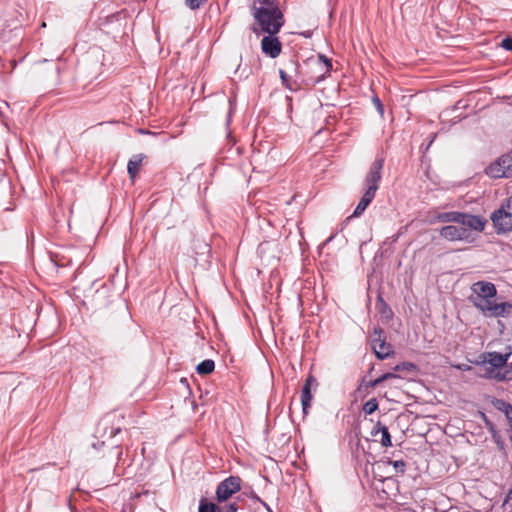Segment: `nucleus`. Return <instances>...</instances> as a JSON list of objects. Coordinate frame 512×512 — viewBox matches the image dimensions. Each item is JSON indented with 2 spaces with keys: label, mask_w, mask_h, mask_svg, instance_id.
I'll list each match as a JSON object with an SVG mask.
<instances>
[{
  "label": "nucleus",
  "mask_w": 512,
  "mask_h": 512,
  "mask_svg": "<svg viewBox=\"0 0 512 512\" xmlns=\"http://www.w3.org/2000/svg\"><path fill=\"white\" fill-rule=\"evenodd\" d=\"M215 369V363L211 359H205L196 366V371L200 375L211 374Z\"/></svg>",
  "instance_id": "nucleus-23"
},
{
  "label": "nucleus",
  "mask_w": 512,
  "mask_h": 512,
  "mask_svg": "<svg viewBox=\"0 0 512 512\" xmlns=\"http://www.w3.org/2000/svg\"><path fill=\"white\" fill-rule=\"evenodd\" d=\"M314 61H318L321 66L328 68V71L332 70V61L324 54H318L317 58H314Z\"/></svg>",
  "instance_id": "nucleus-31"
},
{
  "label": "nucleus",
  "mask_w": 512,
  "mask_h": 512,
  "mask_svg": "<svg viewBox=\"0 0 512 512\" xmlns=\"http://www.w3.org/2000/svg\"><path fill=\"white\" fill-rule=\"evenodd\" d=\"M388 464H391L394 467L396 473H399V474L405 473V470H406V462L405 461L388 459Z\"/></svg>",
  "instance_id": "nucleus-30"
},
{
  "label": "nucleus",
  "mask_w": 512,
  "mask_h": 512,
  "mask_svg": "<svg viewBox=\"0 0 512 512\" xmlns=\"http://www.w3.org/2000/svg\"><path fill=\"white\" fill-rule=\"evenodd\" d=\"M371 348L375 356L380 359H386L394 355L393 346L386 341L385 332L381 327H374L371 336Z\"/></svg>",
  "instance_id": "nucleus-8"
},
{
  "label": "nucleus",
  "mask_w": 512,
  "mask_h": 512,
  "mask_svg": "<svg viewBox=\"0 0 512 512\" xmlns=\"http://www.w3.org/2000/svg\"><path fill=\"white\" fill-rule=\"evenodd\" d=\"M498 234L512 231V196L507 197L490 216Z\"/></svg>",
  "instance_id": "nucleus-6"
},
{
  "label": "nucleus",
  "mask_w": 512,
  "mask_h": 512,
  "mask_svg": "<svg viewBox=\"0 0 512 512\" xmlns=\"http://www.w3.org/2000/svg\"><path fill=\"white\" fill-rule=\"evenodd\" d=\"M481 417L484 421L486 429L490 432L493 441L497 445V448L500 451H505V442L503 441L499 431L496 428V425L484 414L481 413Z\"/></svg>",
  "instance_id": "nucleus-17"
},
{
  "label": "nucleus",
  "mask_w": 512,
  "mask_h": 512,
  "mask_svg": "<svg viewBox=\"0 0 512 512\" xmlns=\"http://www.w3.org/2000/svg\"><path fill=\"white\" fill-rule=\"evenodd\" d=\"M207 0H185V5L191 10L199 9Z\"/></svg>",
  "instance_id": "nucleus-33"
},
{
  "label": "nucleus",
  "mask_w": 512,
  "mask_h": 512,
  "mask_svg": "<svg viewBox=\"0 0 512 512\" xmlns=\"http://www.w3.org/2000/svg\"><path fill=\"white\" fill-rule=\"evenodd\" d=\"M378 433H381L380 443L383 447L392 446V440H391V435L389 433V430H388L387 426L382 424L380 421H378L374 425V427L371 431V435L375 437Z\"/></svg>",
  "instance_id": "nucleus-18"
},
{
  "label": "nucleus",
  "mask_w": 512,
  "mask_h": 512,
  "mask_svg": "<svg viewBox=\"0 0 512 512\" xmlns=\"http://www.w3.org/2000/svg\"><path fill=\"white\" fill-rule=\"evenodd\" d=\"M401 368L408 373H417L419 368L416 364L408 361L401 362Z\"/></svg>",
  "instance_id": "nucleus-32"
},
{
  "label": "nucleus",
  "mask_w": 512,
  "mask_h": 512,
  "mask_svg": "<svg viewBox=\"0 0 512 512\" xmlns=\"http://www.w3.org/2000/svg\"><path fill=\"white\" fill-rule=\"evenodd\" d=\"M87 357L90 359L92 364L100 367H104L107 362V357L100 355L97 349L89 348L87 351Z\"/></svg>",
  "instance_id": "nucleus-22"
},
{
  "label": "nucleus",
  "mask_w": 512,
  "mask_h": 512,
  "mask_svg": "<svg viewBox=\"0 0 512 512\" xmlns=\"http://www.w3.org/2000/svg\"><path fill=\"white\" fill-rule=\"evenodd\" d=\"M472 290L479 298L486 300V305L491 298L497 294L496 287L493 283L487 281H478L472 285Z\"/></svg>",
  "instance_id": "nucleus-14"
},
{
  "label": "nucleus",
  "mask_w": 512,
  "mask_h": 512,
  "mask_svg": "<svg viewBox=\"0 0 512 512\" xmlns=\"http://www.w3.org/2000/svg\"><path fill=\"white\" fill-rule=\"evenodd\" d=\"M512 354V349L507 353L484 352L479 356L476 364L485 366V372L481 377L485 379H493L498 382L512 380V362L508 363V359Z\"/></svg>",
  "instance_id": "nucleus-3"
},
{
  "label": "nucleus",
  "mask_w": 512,
  "mask_h": 512,
  "mask_svg": "<svg viewBox=\"0 0 512 512\" xmlns=\"http://www.w3.org/2000/svg\"><path fill=\"white\" fill-rule=\"evenodd\" d=\"M302 35L306 38L310 37L311 36V32H305V33H302Z\"/></svg>",
  "instance_id": "nucleus-44"
},
{
  "label": "nucleus",
  "mask_w": 512,
  "mask_h": 512,
  "mask_svg": "<svg viewBox=\"0 0 512 512\" xmlns=\"http://www.w3.org/2000/svg\"><path fill=\"white\" fill-rule=\"evenodd\" d=\"M502 163L498 159L495 163L486 168V174L491 178H506V173L502 168Z\"/></svg>",
  "instance_id": "nucleus-21"
},
{
  "label": "nucleus",
  "mask_w": 512,
  "mask_h": 512,
  "mask_svg": "<svg viewBox=\"0 0 512 512\" xmlns=\"http://www.w3.org/2000/svg\"><path fill=\"white\" fill-rule=\"evenodd\" d=\"M251 498L256 500V501H258V502L261 501V499L254 492L251 493Z\"/></svg>",
  "instance_id": "nucleus-41"
},
{
  "label": "nucleus",
  "mask_w": 512,
  "mask_h": 512,
  "mask_svg": "<svg viewBox=\"0 0 512 512\" xmlns=\"http://www.w3.org/2000/svg\"><path fill=\"white\" fill-rule=\"evenodd\" d=\"M93 282L92 289L84 295L82 302L87 310H91L103 329L120 332L132 323L126 301L111 282L102 283L97 288Z\"/></svg>",
  "instance_id": "nucleus-1"
},
{
  "label": "nucleus",
  "mask_w": 512,
  "mask_h": 512,
  "mask_svg": "<svg viewBox=\"0 0 512 512\" xmlns=\"http://www.w3.org/2000/svg\"><path fill=\"white\" fill-rule=\"evenodd\" d=\"M377 409H378V401L376 398H372V399L368 400L363 405V411L365 414H368V415L373 414Z\"/></svg>",
  "instance_id": "nucleus-28"
},
{
  "label": "nucleus",
  "mask_w": 512,
  "mask_h": 512,
  "mask_svg": "<svg viewBox=\"0 0 512 512\" xmlns=\"http://www.w3.org/2000/svg\"><path fill=\"white\" fill-rule=\"evenodd\" d=\"M115 447L117 449V459L119 461L121 459V457H122V454H123L122 453V449L120 448V444H118V443L115 444Z\"/></svg>",
  "instance_id": "nucleus-38"
},
{
  "label": "nucleus",
  "mask_w": 512,
  "mask_h": 512,
  "mask_svg": "<svg viewBox=\"0 0 512 512\" xmlns=\"http://www.w3.org/2000/svg\"><path fill=\"white\" fill-rule=\"evenodd\" d=\"M139 132L142 134H150L151 132L148 130L139 129Z\"/></svg>",
  "instance_id": "nucleus-43"
},
{
  "label": "nucleus",
  "mask_w": 512,
  "mask_h": 512,
  "mask_svg": "<svg viewBox=\"0 0 512 512\" xmlns=\"http://www.w3.org/2000/svg\"><path fill=\"white\" fill-rule=\"evenodd\" d=\"M384 167V158L377 157L372 164L370 165L369 171L367 172L364 183L366 185V189L364 194L362 195L358 205L356 206L353 214L346 218V221H349L353 217L361 216L366 208L371 204L373 199L375 198L376 192L379 189V184L382 179V170Z\"/></svg>",
  "instance_id": "nucleus-4"
},
{
  "label": "nucleus",
  "mask_w": 512,
  "mask_h": 512,
  "mask_svg": "<svg viewBox=\"0 0 512 512\" xmlns=\"http://www.w3.org/2000/svg\"><path fill=\"white\" fill-rule=\"evenodd\" d=\"M221 508L223 509V512H239V499L237 498V500H233L229 503L226 502L221 505Z\"/></svg>",
  "instance_id": "nucleus-29"
},
{
  "label": "nucleus",
  "mask_w": 512,
  "mask_h": 512,
  "mask_svg": "<svg viewBox=\"0 0 512 512\" xmlns=\"http://www.w3.org/2000/svg\"><path fill=\"white\" fill-rule=\"evenodd\" d=\"M372 102L375 105V108L377 109V111L381 115H383V113H384V106H383L381 100L377 96H375V97H373Z\"/></svg>",
  "instance_id": "nucleus-35"
},
{
  "label": "nucleus",
  "mask_w": 512,
  "mask_h": 512,
  "mask_svg": "<svg viewBox=\"0 0 512 512\" xmlns=\"http://www.w3.org/2000/svg\"><path fill=\"white\" fill-rule=\"evenodd\" d=\"M376 306L378 312L385 318L390 319L393 316V312L389 305L384 301L381 295L377 297Z\"/></svg>",
  "instance_id": "nucleus-24"
},
{
  "label": "nucleus",
  "mask_w": 512,
  "mask_h": 512,
  "mask_svg": "<svg viewBox=\"0 0 512 512\" xmlns=\"http://www.w3.org/2000/svg\"><path fill=\"white\" fill-rule=\"evenodd\" d=\"M460 212L458 211H450V212H441L429 215L427 219L429 224L434 223H459Z\"/></svg>",
  "instance_id": "nucleus-15"
},
{
  "label": "nucleus",
  "mask_w": 512,
  "mask_h": 512,
  "mask_svg": "<svg viewBox=\"0 0 512 512\" xmlns=\"http://www.w3.org/2000/svg\"><path fill=\"white\" fill-rule=\"evenodd\" d=\"M440 235L449 241L466 240L470 236V231L464 227L447 225L440 229Z\"/></svg>",
  "instance_id": "nucleus-12"
},
{
  "label": "nucleus",
  "mask_w": 512,
  "mask_h": 512,
  "mask_svg": "<svg viewBox=\"0 0 512 512\" xmlns=\"http://www.w3.org/2000/svg\"><path fill=\"white\" fill-rule=\"evenodd\" d=\"M279 76H280L282 84L287 89H289V90H296V87H294V84H296V82L295 81L293 82L291 80V77L288 76L287 73L283 69L279 70Z\"/></svg>",
  "instance_id": "nucleus-26"
},
{
  "label": "nucleus",
  "mask_w": 512,
  "mask_h": 512,
  "mask_svg": "<svg viewBox=\"0 0 512 512\" xmlns=\"http://www.w3.org/2000/svg\"><path fill=\"white\" fill-rule=\"evenodd\" d=\"M318 386V381L315 376L312 374H309L306 379L305 383L302 387L301 391V405H302V412L303 415H308L309 409L311 407V402L313 399V395L311 393V389H316Z\"/></svg>",
  "instance_id": "nucleus-10"
},
{
  "label": "nucleus",
  "mask_w": 512,
  "mask_h": 512,
  "mask_svg": "<svg viewBox=\"0 0 512 512\" xmlns=\"http://www.w3.org/2000/svg\"><path fill=\"white\" fill-rule=\"evenodd\" d=\"M487 220L481 215H472L460 212L459 224L467 226L475 231L482 232Z\"/></svg>",
  "instance_id": "nucleus-13"
},
{
  "label": "nucleus",
  "mask_w": 512,
  "mask_h": 512,
  "mask_svg": "<svg viewBox=\"0 0 512 512\" xmlns=\"http://www.w3.org/2000/svg\"><path fill=\"white\" fill-rule=\"evenodd\" d=\"M120 432H121V428L120 427H114L113 425H111L110 426V431H109V437L113 438L117 434H119Z\"/></svg>",
  "instance_id": "nucleus-37"
},
{
  "label": "nucleus",
  "mask_w": 512,
  "mask_h": 512,
  "mask_svg": "<svg viewBox=\"0 0 512 512\" xmlns=\"http://www.w3.org/2000/svg\"><path fill=\"white\" fill-rule=\"evenodd\" d=\"M242 479L239 476L231 475L218 483L215 491V500L219 504H224L230 500L234 494L241 490Z\"/></svg>",
  "instance_id": "nucleus-7"
},
{
  "label": "nucleus",
  "mask_w": 512,
  "mask_h": 512,
  "mask_svg": "<svg viewBox=\"0 0 512 512\" xmlns=\"http://www.w3.org/2000/svg\"><path fill=\"white\" fill-rule=\"evenodd\" d=\"M510 441L512 442V439H510Z\"/></svg>",
  "instance_id": "nucleus-47"
},
{
  "label": "nucleus",
  "mask_w": 512,
  "mask_h": 512,
  "mask_svg": "<svg viewBox=\"0 0 512 512\" xmlns=\"http://www.w3.org/2000/svg\"><path fill=\"white\" fill-rule=\"evenodd\" d=\"M500 163H502V168L506 173V178L512 177V155L506 154L502 155L500 158Z\"/></svg>",
  "instance_id": "nucleus-25"
},
{
  "label": "nucleus",
  "mask_w": 512,
  "mask_h": 512,
  "mask_svg": "<svg viewBox=\"0 0 512 512\" xmlns=\"http://www.w3.org/2000/svg\"><path fill=\"white\" fill-rule=\"evenodd\" d=\"M474 306L479 308L482 311H490L491 316L494 317H506L512 314V303L503 302V303H495L493 304L491 301H488V305H482L476 301L473 302Z\"/></svg>",
  "instance_id": "nucleus-11"
},
{
  "label": "nucleus",
  "mask_w": 512,
  "mask_h": 512,
  "mask_svg": "<svg viewBox=\"0 0 512 512\" xmlns=\"http://www.w3.org/2000/svg\"><path fill=\"white\" fill-rule=\"evenodd\" d=\"M500 46L507 51H512V37L502 39Z\"/></svg>",
  "instance_id": "nucleus-34"
},
{
  "label": "nucleus",
  "mask_w": 512,
  "mask_h": 512,
  "mask_svg": "<svg viewBox=\"0 0 512 512\" xmlns=\"http://www.w3.org/2000/svg\"><path fill=\"white\" fill-rule=\"evenodd\" d=\"M144 158L145 156L143 154H137L128 161L127 172L131 180H134L138 176Z\"/></svg>",
  "instance_id": "nucleus-19"
},
{
  "label": "nucleus",
  "mask_w": 512,
  "mask_h": 512,
  "mask_svg": "<svg viewBox=\"0 0 512 512\" xmlns=\"http://www.w3.org/2000/svg\"><path fill=\"white\" fill-rule=\"evenodd\" d=\"M399 376L394 372H387L378 377L380 384L386 380L398 378Z\"/></svg>",
  "instance_id": "nucleus-36"
},
{
  "label": "nucleus",
  "mask_w": 512,
  "mask_h": 512,
  "mask_svg": "<svg viewBox=\"0 0 512 512\" xmlns=\"http://www.w3.org/2000/svg\"><path fill=\"white\" fill-rule=\"evenodd\" d=\"M393 370L395 372H402V368H401V363L397 364L396 366H394Z\"/></svg>",
  "instance_id": "nucleus-40"
},
{
  "label": "nucleus",
  "mask_w": 512,
  "mask_h": 512,
  "mask_svg": "<svg viewBox=\"0 0 512 512\" xmlns=\"http://www.w3.org/2000/svg\"><path fill=\"white\" fill-rule=\"evenodd\" d=\"M491 403L494 408L504 413L509 426V439H512V405L505 400L498 398H493Z\"/></svg>",
  "instance_id": "nucleus-16"
},
{
  "label": "nucleus",
  "mask_w": 512,
  "mask_h": 512,
  "mask_svg": "<svg viewBox=\"0 0 512 512\" xmlns=\"http://www.w3.org/2000/svg\"><path fill=\"white\" fill-rule=\"evenodd\" d=\"M286 65L287 68L294 70L296 78L306 87H314L331 74L328 68L324 69L318 61H314V58H308L300 64L295 57H292Z\"/></svg>",
  "instance_id": "nucleus-5"
},
{
  "label": "nucleus",
  "mask_w": 512,
  "mask_h": 512,
  "mask_svg": "<svg viewBox=\"0 0 512 512\" xmlns=\"http://www.w3.org/2000/svg\"><path fill=\"white\" fill-rule=\"evenodd\" d=\"M266 35L261 40L262 53L269 56L270 58L278 57L282 52V43L276 36L278 33L270 32L265 33Z\"/></svg>",
  "instance_id": "nucleus-9"
},
{
  "label": "nucleus",
  "mask_w": 512,
  "mask_h": 512,
  "mask_svg": "<svg viewBox=\"0 0 512 512\" xmlns=\"http://www.w3.org/2000/svg\"><path fill=\"white\" fill-rule=\"evenodd\" d=\"M378 385H380V381L378 378L367 381L366 378L363 377L357 388V391L361 392L363 389L368 390L369 388H374Z\"/></svg>",
  "instance_id": "nucleus-27"
},
{
  "label": "nucleus",
  "mask_w": 512,
  "mask_h": 512,
  "mask_svg": "<svg viewBox=\"0 0 512 512\" xmlns=\"http://www.w3.org/2000/svg\"><path fill=\"white\" fill-rule=\"evenodd\" d=\"M221 505L216 500L212 501L202 497L199 500L198 512H223Z\"/></svg>",
  "instance_id": "nucleus-20"
},
{
  "label": "nucleus",
  "mask_w": 512,
  "mask_h": 512,
  "mask_svg": "<svg viewBox=\"0 0 512 512\" xmlns=\"http://www.w3.org/2000/svg\"><path fill=\"white\" fill-rule=\"evenodd\" d=\"M254 19L251 30L260 33H279L285 23L284 14L276 0H254L250 8Z\"/></svg>",
  "instance_id": "nucleus-2"
},
{
  "label": "nucleus",
  "mask_w": 512,
  "mask_h": 512,
  "mask_svg": "<svg viewBox=\"0 0 512 512\" xmlns=\"http://www.w3.org/2000/svg\"><path fill=\"white\" fill-rule=\"evenodd\" d=\"M260 503L269 511V512H272L271 511V508L267 505L266 502H264L263 500L260 501Z\"/></svg>",
  "instance_id": "nucleus-42"
},
{
  "label": "nucleus",
  "mask_w": 512,
  "mask_h": 512,
  "mask_svg": "<svg viewBox=\"0 0 512 512\" xmlns=\"http://www.w3.org/2000/svg\"><path fill=\"white\" fill-rule=\"evenodd\" d=\"M457 368L461 371H469L471 370V367L469 365H466V364H460L457 366Z\"/></svg>",
  "instance_id": "nucleus-39"
},
{
  "label": "nucleus",
  "mask_w": 512,
  "mask_h": 512,
  "mask_svg": "<svg viewBox=\"0 0 512 512\" xmlns=\"http://www.w3.org/2000/svg\"><path fill=\"white\" fill-rule=\"evenodd\" d=\"M120 512H127L125 508H123Z\"/></svg>",
  "instance_id": "nucleus-45"
},
{
  "label": "nucleus",
  "mask_w": 512,
  "mask_h": 512,
  "mask_svg": "<svg viewBox=\"0 0 512 512\" xmlns=\"http://www.w3.org/2000/svg\"><path fill=\"white\" fill-rule=\"evenodd\" d=\"M509 495L512 497V489L510 490Z\"/></svg>",
  "instance_id": "nucleus-46"
}]
</instances>
